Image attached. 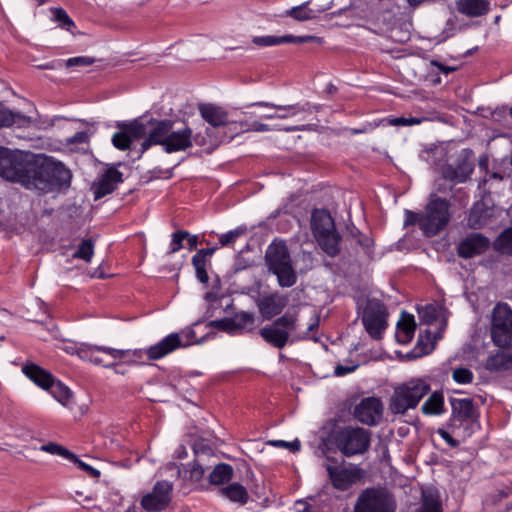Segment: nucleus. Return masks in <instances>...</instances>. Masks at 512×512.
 <instances>
[{"label": "nucleus", "instance_id": "1", "mask_svg": "<svg viewBox=\"0 0 512 512\" xmlns=\"http://www.w3.org/2000/svg\"><path fill=\"white\" fill-rule=\"evenodd\" d=\"M71 179V171L62 162L44 154H37L28 159L22 186L47 194L68 188Z\"/></svg>", "mask_w": 512, "mask_h": 512}, {"label": "nucleus", "instance_id": "2", "mask_svg": "<svg viewBox=\"0 0 512 512\" xmlns=\"http://www.w3.org/2000/svg\"><path fill=\"white\" fill-rule=\"evenodd\" d=\"M265 264L268 271L277 277L280 287H292L297 281L289 249L282 240H273L265 252Z\"/></svg>", "mask_w": 512, "mask_h": 512}, {"label": "nucleus", "instance_id": "3", "mask_svg": "<svg viewBox=\"0 0 512 512\" xmlns=\"http://www.w3.org/2000/svg\"><path fill=\"white\" fill-rule=\"evenodd\" d=\"M430 390L431 386L426 380L412 378L395 387L389 399L388 409L392 414L404 415L409 409L416 408Z\"/></svg>", "mask_w": 512, "mask_h": 512}, {"label": "nucleus", "instance_id": "4", "mask_svg": "<svg viewBox=\"0 0 512 512\" xmlns=\"http://www.w3.org/2000/svg\"><path fill=\"white\" fill-rule=\"evenodd\" d=\"M451 203L432 193L422 213L421 231L426 237H434L443 231L451 219Z\"/></svg>", "mask_w": 512, "mask_h": 512}, {"label": "nucleus", "instance_id": "5", "mask_svg": "<svg viewBox=\"0 0 512 512\" xmlns=\"http://www.w3.org/2000/svg\"><path fill=\"white\" fill-rule=\"evenodd\" d=\"M371 431L361 427L346 426L332 434L333 442L346 457L364 454L371 443Z\"/></svg>", "mask_w": 512, "mask_h": 512}, {"label": "nucleus", "instance_id": "6", "mask_svg": "<svg viewBox=\"0 0 512 512\" xmlns=\"http://www.w3.org/2000/svg\"><path fill=\"white\" fill-rule=\"evenodd\" d=\"M171 125L172 120L170 119L159 120L150 118L146 122H143L141 119H135L134 127L131 130L135 139L144 138L141 143V153L154 145L164 147Z\"/></svg>", "mask_w": 512, "mask_h": 512}, {"label": "nucleus", "instance_id": "7", "mask_svg": "<svg viewBox=\"0 0 512 512\" xmlns=\"http://www.w3.org/2000/svg\"><path fill=\"white\" fill-rule=\"evenodd\" d=\"M142 354L143 350L141 349L122 350L88 344H82L78 348V355L81 359L96 365H103L106 368L113 366L116 360H122L130 356L140 358Z\"/></svg>", "mask_w": 512, "mask_h": 512}, {"label": "nucleus", "instance_id": "8", "mask_svg": "<svg viewBox=\"0 0 512 512\" xmlns=\"http://www.w3.org/2000/svg\"><path fill=\"white\" fill-rule=\"evenodd\" d=\"M396 509L395 497L383 487L364 489L354 506V512H396Z\"/></svg>", "mask_w": 512, "mask_h": 512}, {"label": "nucleus", "instance_id": "9", "mask_svg": "<svg viewBox=\"0 0 512 512\" xmlns=\"http://www.w3.org/2000/svg\"><path fill=\"white\" fill-rule=\"evenodd\" d=\"M491 339L495 346L512 347V309L507 303H497L491 316Z\"/></svg>", "mask_w": 512, "mask_h": 512}, {"label": "nucleus", "instance_id": "10", "mask_svg": "<svg viewBox=\"0 0 512 512\" xmlns=\"http://www.w3.org/2000/svg\"><path fill=\"white\" fill-rule=\"evenodd\" d=\"M30 157L17 150L0 146V176L22 186Z\"/></svg>", "mask_w": 512, "mask_h": 512}, {"label": "nucleus", "instance_id": "11", "mask_svg": "<svg viewBox=\"0 0 512 512\" xmlns=\"http://www.w3.org/2000/svg\"><path fill=\"white\" fill-rule=\"evenodd\" d=\"M388 311L378 299H368L362 313V323L373 339L379 340L387 328Z\"/></svg>", "mask_w": 512, "mask_h": 512}, {"label": "nucleus", "instance_id": "12", "mask_svg": "<svg viewBox=\"0 0 512 512\" xmlns=\"http://www.w3.org/2000/svg\"><path fill=\"white\" fill-rule=\"evenodd\" d=\"M173 484L167 480L157 481L152 491L145 494L141 501V507L146 512H161L166 510L172 501Z\"/></svg>", "mask_w": 512, "mask_h": 512}, {"label": "nucleus", "instance_id": "13", "mask_svg": "<svg viewBox=\"0 0 512 512\" xmlns=\"http://www.w3.org/2000/svg\"><path fill=\"white\" fill-rule=\"evenodd\" d=\"M451 417L447 423L448 429L456 433L463 424L473 422L477 418V410L470 398H450Z\"/></svg>", "mask_w": 512, "mask_h": 512}, {"label": "nucleus", "instance_id": "14", "mask_svg": "<svg viewBox=\"0 0 512 512\" xmlns=\"http://www.w3.org/2000/svg\"><path fill=\"white\" fill-rule=\"evenodd\" d=\"M473 152L464 149L458 155L456 164H447L442 168V177L454 183H463L467 181L474 170Z\"/></svg>", "mask_w": 512, "mask_h": 512}, {"label": "nucleus", "instance_id": "15", "mask_svg": "<svg viewBox=\"0 0 512 512\" xmlns=\"http://www.w3.org/2000/svg\"><path fill=\"white\" fill-rule=\"evenodd\" d=\"M383 403L380 398L366 397L363 398L353 410L354 418L367 426H376L383 417Z\"/></svg>", "mask_w": 512, "mask_h": 512}, {"label": "nucleus", "instance_id": "16", "mask_svg": "<svg viewBox=\"0 0 512 512\" xmlns=\"http://www.w3.org/2000/svg\"><path fill=\"white\" fill-rule=\"evenodd\" d=\"M190 147H192V129L186 123L172 120L163 150L166 153H174L185 151Z\"/></svg>", "mask_w": 512, "mask_h": 512}, {"label": "nucleus", "instance_id": "17", "mask_svg": "<svg viewBox=\"0 0 512 512\" xmlns=\"http://www.w3.org/2000/svg\"><path fill=\"white\" fill-rule=\"evenodd\" d=\"M325 468L332 486L339 491L350 489L363 475L362 469L358 467L346 468L326 465Z\"/></svg>", "mask_w": 512, "mask_h": 512}, {"label": "nucleus", "instance_id": "18", "mask_svg": "<svg viewBox=\"0 0 512 512\" xmlns=\"http://www.w3.org/2000/svg\"><path fill=\"white\" fill-rule=\"evenodd\" d=\"M490 246L488 237L473 232L463 238L457 245V254L460 258L470 259L485 253Z\"/></svg>", "mask_w": 512, "mask_h": 512}, {"label": "nucleus", "instance_id": "19", "mask_svg": "<svg viewBox=\"0 0 512 512\" xmlns=\"http://www.w3.org/2000/svg\"><path fill=\"white\" fill-rule=\"evenodd\" d=\"M255 319L251 312L241 311L233 317H226L210 322V326L220 331L234 333L242 332L244 329H252Z\"/></svg>", "mask_w": 512, "mask_h": 512}, {"label": "nucleus", "instance_id": "20", "mask_svg": "<svg viewBox=\"0 0 512 512\" xmlns=\"http://www.w3.org/2000/svg\"><path fill=\"white\" fill-rule=\"evenodd\" d=\"M288 297L278 292L262 296L256 301L259 313L265 320H271L281 314L288 304Z\"/></svg>", "mask_w": 512, "mask_h": 512}, {"label": "nucleus", "instance_id": "21", "mask_svg": "<svg viewBox=\"0 0 512 512\" xmlns=\"http://www.w3.org/2000/svg\"><path fill=\"white\" fill-rule=\"evenodd\" d=\"M123 182V174L115 167H108L92 186L95 199L111 194L119 183Z\"/></svg>", "mask_w": 512, "mask_h": 512}, {"label": "nucleus", "instance_id": "22", "mask_svg": "<svg viewBox=\"0 0 512 512\" xmlns=\"http://www.w3.org/2000/svg\"><path fill=\"white\" fill-rule=\"evenodd\" d=\"M253 105L273 108L277 111L274 114L264 115L263 116L264 119H286L288 117L295 116L301 112L312 113L313 110H315V111L319 110L318 106H312L309 103H306L304 105H300V104L276 105V104H273L270 102L261 101V102L254 103Z\"/></svg>", "mask_w": 512, "mask_h": 512}, {"label": "nucleus", "instance_id": "23", "mask_svg": "<svg viewBox=\"0 0 512 512\" xmlns=\"http://www.w3.org/2000/svg\"><path fill=\"white\" fill-rule=\"evenodd\" d=\"M179 347H183L182 339L179 333H171L155 345L145 350L149 360H158L173 352Z\"/></svg>", "mask_w": 512, "mask_h": 512}, {"label": "nucleus", "instance_id": "24", "mask_svg": "<svg viewBox=\"0 0 512 512\" xmlns=\"http://www.w3.org/2000/svg\"><path fill=\"white\" fill-rule=\"evenodd\" d=\"M494 215V206L484 200L476 201L470 209L467 224L472 229H481Z\"/></svg>", "mask_w": 512, "mask_h": 512}, {"label": "nucleus", "instance_id": "25", "mask_svg": "<svg viewBox=\"0 0 512 512\" xmlns=\"http://www.w3.org/2000/svg\"><path fill=\"white\" fill-rule=\"evenodd\" d=\"M201 117L213 127L226 126L229 123V113L220 106L212 103L198 105Z\"/></svg>", "mask_w": 512, "mask_h": 512}, {"label": "nucleus", "instance_id": "26", "mask_svg": "<svg viewBox=\"0 0 512 512\" xmlns=\"http://www.w3.org/2000/svg\"><path fill=\"white\" fill-rule=\"evenodd\" d=\"M344 239L350 245L359 246L367 256L373 253L374 240L367 234L361 232L354 224L346 226Z\"/></svg>", "mask_w": 512, "mask_h": 512}, {"label": "nucleus", "instance_id": "27", "mask_svg": "<svg viewBox=\"0 0 512 512\" xmlns=\"http://www.w3.org/2000/svg\"><path fill=\"white\" fill-rule=\"evenodd\" d=\"M259 334L265 342L278 349H283L290 339L287 330L280 329L273 323L261 328Z\"/></svg>", "mask_w": 512, "mask_h": 512}, {"label": "nucleus", "instance_id": "28", "mask_svg": "<svg viewBox=\"0 0 512 512\" xmlns=\"http://www.w3.org/2000/svg\"><path fill=\"white\" fill-rule=\"evenodd\" d=\"M311 229L315 238L335 229V223L330 213L324 209L314 210L311 216Z\"/></svg>", "mask_w": 512, "mask_h": 512}, {"label": "nucleus", "instance_id": "29", "mask_svg": "<svg viewBox=\"0 0 512 512\" xmlns=\"http://www.w3.org/2000/svg\"><path fill=\"white\" fill-rule=\"evenodd\" d=\"M22 371L25 376L44 390H49V387L53 384L52 374L36 364H26L22 367Z\"/></svg>", "mask_w": 512, "mask_h": 512}, {"label": "nucleus", "instance_id": "30", "mask_svg": "<svg viewBox=\"0 0 512 512\" xmlns=\"http://www.w3.org/2000/svg\"><path fill=\"white\" fill-rule=\"evenodd\" d=\"M456 7L459 13L467 17H479L489 11L488 0H458Z\"/></svg>", "mask_w": 512, "mask_h": 512}, {"label": "nucleus", "instance_id": "31", "mask_svg": "<svg viewBox=\"0 0 512 512\" xmlns=\"http://www.w3.org/2000/svg\"><path fill=\"white\" fill-rule=\"evenodd\" d=\"M416 329L414 316L406 312L402 313L401 319L397 323L396 340L400 344L409 343Z\"/></svg>", "mask_w": 512, "mask_h": 512}, {"label": "nucleus", "instance_id": "32", "mask_svg": "<svg viewBox=\"0 0 512 512\" xmlns=\"http://www.w3.org/2000/svg\"><path fill=\"white\" fill-rule=\"evenodd\" d=\"M320 248L330 257H336L340 253L341 235L336 228L329 233L322 234L315 238Z\"/></svg>", "mask_w": 512, "mask_h": 512}, {"label": "nucleus", "instance_id": "33", "mask_svg": "<svg viewBox=\"0 0 512 512\" xmlns=\"http://www.w3.org/2000/svg\"><path fill=\"white\" fill-rule=\"evenodd\" d=\"M485 368L490 372L505 371L512 368V353L509 351H497L490 355L485 363Z\"/></svg>", "mask_w": 512, "mask_h": 512}, {"label": "nucleus", "instance_id": "34", "mask_svg": "<svg viewBox=\"0 0 512 512\" xmlns=\"http://www.w3.org/2000/svg\"><path fill=\"white\" fill-rule=\"evenodd\" d=\"M134 124L135 119L127 123L118 124L120 131L116 132L112 137V144L115 148L121 151L130 148L132 141L136 140L131 130Z\"/></svg>", "mask_w": 512, "mask_h": 512}, {"label": "nucleus", "instance_id": "35", "mask_svg": "<svg viewBox=\"0 0 512 512\" xmlns=\"http://www.w3.org/2000/svg\"><path fill=\"white\" fill-rule=\"evenodd\" d=\"M417 512H443L439 491L435 488L422 490L421 505Z\"/></svg>", "mask_w": 512, "mask_h": 512}, {"label": "nucleus", "instance_id": "36", "mask_svg": "<svg viewBox=\"0 0 512 512\" xmlns=\"http://www.w3.org/2000/svg\"><path fill=\"white\" fill-rule=\"evenodd\" d=\"M32 122L29 116H26L20 112H13L12 110L5 107L0 103V128L10 127L14 124L23 126Z\"/></svg>", "mask_w": 512, "mask_h": 512}, {"label": "nucleus", "instance_id": "37", "mask_svg": "<svg viewBox=\"0 0 512 512\" xmlns=\"http://www.w3.org/2000/svg\"><path fill=\"white\" fill-rule=\"evenodd\" d=\"M219 493L230 501L239 505L247 503L249 495L244 486L239 483H232L219 490Z\"/></svg>", "mask_w": 512, "mask_h": 512}, {"label": "nucleus", "instance_id": "38", "mask_svg": "<svg viewBox=\"0 0 512 512\" xmlns=\"http://www.w3.org/2000/svg\"><path fill=\"white\" fill-rule=\"evenodd\" d=\"M425 415H441L445 412L444 396L441 391L433 392L421 406Z\"/></svg>", "mask_w": 512, "mask_h": 512}, {"label": "nucleus", "instance_id": "39", "mask_svg": "<svg viewBox=\"0 0 512 512\" xmlns=\"http://www.w3.org/2000/svg\"><path fill=\"white\" fill-rule=\"evenodd\" d=\"M233 477V468L226 463L217 464L208 476L209 483L212 485H222L229 482Z\"/></svg>", "mask_w": 512, "mask_h": 512}, {"label": "nucleus", "instance_id": "40", "mask_svg": "<svg viewBox=\"0 0 512 512\" xmlns=\"http://www.w3.org/2000/svg\"><path fill=\"white\" fill-rule=\"evenodd\" d=\"M273 324L280 327V329L287 330L289 336L292 335L293 338L296 336L295 332L298 327V312L288 310L282 316L275 319Z\"/></svg>", "mask_w": 512, "mask_h": 512}, {"label": "nucleus", "instance_id": "41", "mask_svg": "<svg viewBox=\"0 0 512 512\" xmlns=\"http://www.w3.org/2000/svg\"><path fill=\"white\" fill-rule=\"evenodd\" d=\"M433 349L434 343L431 340V333L426 331L424 336H419L415 348L412 352L408 353L407 356L410 359H415L417 357L429 354Z\"/></svg>", "mask_w": 512, "mask_h": 512}, {"label": "nucleus", "instance_id": "42", "mask_svg": "<svg viewBox=\"0 0 512 512\" xmlns=\"http://www.w3.org/2000/svg\"><path fill=\"white\" fill-rule=\"evenodd\" d=\"M52 20L57 23L58 27L73 33L76 28L74 21L68 13L61 7H53L50 9Z\"/></svg>", "mask_w": 512, "mask_h": 512}, {"label": "nucleus", "instance_id": "43", "mask_svg": "<svg viewBox=\"0 0 512 512\" xmlns=\"http://www.w3.org/2000/svg\"><path fill=\"white\" fill-rule=\"evenodd\" d=\"M494 249L503 255H512V228L504 230L494 241Z\"/></svg>", "mask_w": 512, "mask_h": 512}, {"label": "nucleus", "instance_id": "44", "mask_svg": "<svg viewBox=\"0 0 512 512\" xmlns=\"http://www.w3.org/2000/svg\"><path fill=\"white\" fill-rule=\"evenodd\" d=\"M48 391H50L51 395L64 406L69 404L72 397L70 389L60 381L55 382L53 380V384H51Z\"/></svg>", "mask_w": 512, "mask_h": 512}, {"label": "nucleus", "instance_id": "45", "mask_svg": "<svg viewBox=\"0 0 512 512\" xmlns=\"http://www.w3.org/2000/svg\"><path fill=\"white\" fill-rule=\"evenodd\" d=\"M309 1L302 3L299 6L292 7L285 12L286 16L292 17L297 21H306L315 18L313 10L308 8Z\"/></svg>", "mask_w": 512, "mask_h": 512}, {"label": "nucleus", "instance_id": "46", "mask_svg": "<svg viewBox=\"0 0 512 512\" xmlns=\"http://www.w3.org/2000/svg\"><path fill=\"white\" fill-rule=\"evenodd\" d=\"M206 466L204 459H194L192 463L188 465V469L185 471L188 474V479L193 482H199L205 474Z\"/></svg>", "mask_w": 512, "mask_h": 512}, {"label": "nucleus", "instance_id": "47", "mask_svg": "<svg viewBox=\"0 0 512 512\" xmlns=\"http://www.w3.org/2000/svg\"><path fill=\"white\" fill-rule=\"evenodd\" d=\"M94 254V242L92 239H84L77 251L73 254L74 258L82 259L85 262H90Z\"/></svg>", "mask_w": 512, "mask_h": 512}, {"label": "nucleus", "instance_id": "48", "mask_svg": "<svg viewBox=\"0 0 512 512\" xmlns=\"http://www.w3.org/2000/svg\"><path fill=\"white\" fill-rule=\"evenodd\" d=\"M40 450L50 453V454L60 455L66 459H75L76 460V455L74 453H72L71 451L66 449L64 446H61L57 443L49 442L47 444H44L40 447Z\"/></svg>", "mask_w": 512, "mask_h": 512}, {"label": "nucleus", "instance_id": "49", "mask_svg": "<svg viewBox=\"0 0 512 512\" xmlns=\"http://www.w3.org/2000/svg\"><path fill=\"white\" fill-rule=\"evenodd\" d=\"M192 264L196 271V277L201 282L206 284L209 280L208 273L206 271L207 260L200 259V256L192 257Z\"/></svg>", "mask_w": 512, "mask_h": 512}, {"label": "nucleus", "instance_id": "50", "mask_svg": "<svg viewBox=\"0 0 512 512\" xmlns=\"http://www.w3.org/2000/svg\"><path fill=\"white\" fill-rule=\"evenodd\" d=\"M189 236V232L184 230L176 231L172 234L170 250L168 254H174L183 248V241Z\"/></svg>", "mask_w": 512, "mask_h": 512}, {"label": "nucleus", "instance_id": "51", "mask_svg": "<svg viewBox=\"0 0 512 512\" xmlns=\"http://www.w3.org/2000/svg\"><path fill=\"white\" fill-rule=\"evenodd\" d=\"M452 378L459 384H469L473 381L474 375L468 368H456L453 370Z\"/></svg>", "mask_w": 512, "mask_h": 512}, {"label": "nucleus", "instance_id": "52", "mask_svg": "<svg viewBox=\"0 0 512 512\" xmlns=\"http://www.w3.org/2000/svg\"><path fill=\"white\" fill-rule=\"evenodd\" d=\"M281 41H282V44H287V43L302 44V43H311V42H317V43L322 42L321 38L313 36V35H306V36L284 35V36H281Z\"/></svg>", "mask_w": 512, "mask_h": 512}, {"label": "nucleus", "instance_id": "53", "mask_svg": "<svg viewBox=\"0 0 512 512\" xmlns=\"http://www.w3.org/2000/svg\"><path fill=\"white\" fill-rule=\"evenodd\" d=\"M252 42L261 47H268V46H276L282 44L281 36H273V35H267V36H255L252 39Z\"/></svg>", "mask_w": 512, "mask_h": 512}, {"label": "nucleus", "instance_id": "54", "mask_svg": "<svg viewBox=\"0 0 512 512\" xmlns=\"http://www.w3.org/2000/svg\"><path fill=\"white\" fill-rule=\"evenodd\" d=\"M426 118H417V117H397L390 119L388 123L393 126H412L421 124L423 121H425Z\"/></svg>", "mask_w": 512, "mask_h": 512}, {"label": "nucleus", "instance_id": "55", "mask_svg": "<svg viewBox=\"0 0 512 512\" xmlns=\"http://www.w3.org/2000/svg\"><path fill=\"white\" fill-rule=\"evenodd\" d=\"M268 444H270L274 447L286 448L292 452H297L301 448V443L298 439H295L294 441H291V442L283 441V440H271L268 442Z\"/></svg>", "mask_w": 512, "mask_h": 512}, {"label": "nucleus", "instance_id": "56", "mask_svg": "<svg viewBox=\"0 0 512 512\" xmlns=\"http://www.w3.org/2000/svg\"><path fill=\"white\" fill-rule=\"evenodd\" d=\"M440 314V310L434 305H427L423 311L422 318L428 324L435 322Z\"/></svg>", "mask_w": 512, "mask_h": 512}, {"label": "nucleus", "instance_id": "57", "mask_svg": "<svg viewBox=\"0 0 512 512\" xmlns=\"http://www.w3.org/2000/svg\"><path fill=\"white\" fill-rule=\"evenodd\" d=\"M422 213L405 210L404 226L418 225L421 230Z\"/></svg>", "mask_w": 512, "mask_h": 512}, {"label": "nucleus", "instance_id": "58", "mask_svg": "<svg viewBox=\"0 0 512 512\" xmlns=\"http://www.w3.org/2000/svg\"><path fill=\"white\" fill-rule=\"evenodd\" d=\"M69 460L72 461L73 463H75L81 470L86 472L90 477H92V478L100 477V471L98 469L81 461L77 456H76V460L75 459H69Z\"/></svg>", "mask_w": 512, "mask_h": 512}, {"label": "nucleus", "instance_id": "59", "mask_svg": "<svg viewBox=\"0 0 512 512\" xmlns=\"http://www.w3.org/2000/svg\"><path fill=\"white\" fill-rule=\"evenodd\" d=\"M95 62V59L88 56H78L69 58L66 62L67 67H73V66H89L92 65Z\"/></svg>", "mask_w": 512, "mask_h": 512}, {"label": "nucleus", "instance_id": "60", "mask_svg": "<svg viewBox=\"0 0 512 512\" xmlns=\"http://www.w3.org/2000/svg\"><path fill=\"white\" fill-rule=\"evenodd\" d=\"M243 233L240 229L229 231L220 236L219 241L222 246H227L233 243Z\"/></svg>", "mask_w": 512, "mask_h": 512}, {"label": "nucleus", "instance_id": "61", "mask_svg": "<svg viewBox=\"0 0 512 512\" xmlns=\"http://www.w3.org/2000/svg\"><path fill=\"white\" fill-rule=\"evenodd\" d=\"M193 451L195 454V459H203L204 456L213 455L212 449L205 444H195L193 446Z\"/></svg>", "mask_w": 512, "mask_h": 512}, {"label": "nucleus", "instance_id": "62", "mask_svg": "<svg viewBox=\"0 0 512 512\" xmlns=\"http://www.w3.org/2000/svg\"><path fill=\"white\" fill-rule=\"evenodd\" d=\"M437 433L449 446H451L453 448H456V447L459 446V441L454 439L451 436L449 431H447V430H445L443 428H439L437 430Z\"/></svg>", "mask_w": 512, "mask_h": 512}, {"label": "nucleus", "instance_id": "63", "mask_svg": "<svg viewBox=\"0 0 512 512\" xmlns=\"http://www.w3.org/2000/svg\"><path fill=\"white\" fill-rule=\"evenodd\" d=\"M382 122H384V119L380 120L379 122H369V123L363 125L361 128L351 129V133L352 134H362V133L372 131L376 127H378Z\"/></svg>", "mask_w": 512, "mask_h": 512}, {"label": "nucleus", "instance_id": "64", "mask_svg": "<svg viewBox=\"0 0 512 512\" xmlns=\"http://www.w3.org/2000/svg\"><path fill=\"white\" fill-rule=\"evenodd\" d=\"M89 139V136L87 134V132L85 131H79L77 133H75L71 138H69V143H73V144H82V143H86Z\"/></svg>", "mask_w": 512, "mask_h": 512}]
</instances>
